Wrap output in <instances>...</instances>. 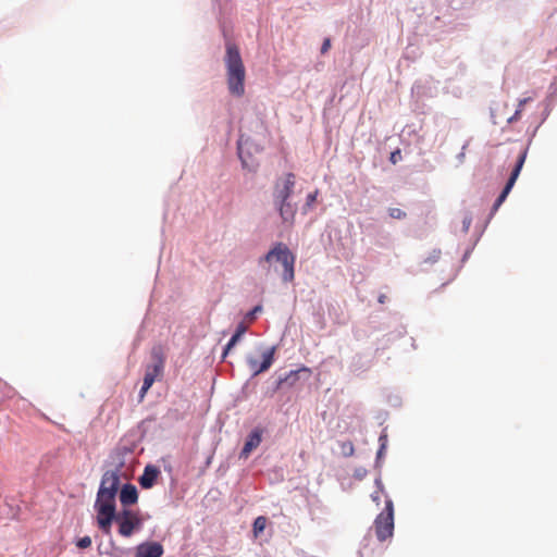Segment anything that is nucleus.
<instances>
[{"label": "nucleus", "mask_w": 557, "mask_h": 557, "mask_svg": "<svg viewBox=\"0 0 557 557\" xmlns=\"http://www.w3.org/2000/svg\"><path fill=\"white\" fill-rule=\"evenodd\" d=\"M119 485L120 478L115 471L110 470L103 473L95 502V509L98 527L106 534L111 532Z\"/></svg>", "instance_id": "f257e3e1"}, {"label": "nucleus", "mask_w": 557, "mask_h": 557, "mask_svg": "<svg viewBox=\"0 0 557 557\" xmlns=\"http://www.w3.org/2000/svg\"><path fill=\"white\" fill-rule=\"evenodd\" d=\"M296 177L293 173H286L278 177L273 187V202L277 209L283 223L292 226L295 222L297 212L296 205L289 201L294 191Z\"/></svg>", "instance_id": "f03ea898"}, {"label": "nucleus", "mask_w": 557, "mask_h": 557, "mask_svg": "<svg viewBox=\"0 0 557 557\" xmlns=\"http://www.w3.org/2000/svg\"><path fill=\"white\" fill-rule=\"evenodd\" d=\"M225 66L227 76V86L232 95L240 97L245 92L246 71L239 53V49L235 44H226Z\"/></svg>", "instance_id": "7ed1b4c3"}, {"label": "nucleus", "mask_w": 557, "mask_h": 557, "mask_svg": "<svg viewBox=\"0 0 557 557\" xmlns=\"http://www.w3.org/2000/svg\"><path fill=\"white\" fill-rule=\"evenodd\" d=\"M273 259L281 262L283 265V281L292 282L295 277V255L289 250V248L285 244L277 243L262 259H260V262H271Z\"/></svg>", "instance_id": "20e7f679"}, {"label": "nucleus", "mask_w": 557, "mask_h": 557, "mask_svg": "<svg viewBox=\"0 0 557 557\" xmlns=\"http://www.w3.org/2000/svg\"><path fill=\"white\" fill-rule=\"evenodd\" d=\"M375 535L383 542L393 535L394 531V505L392 499H386L385 509L374 520Z\"/></svg>", "instance_id": "39448f33"}, {"label": "nucleus", "mask_w": 557, "mask_h": 557, "mask_svg": "<svg viewBox=\"0 0 557 557\" xmlns=\"http://www.w3.org/2000/svg\"><path fill=\"white\" fill-rule=\"evenodd\" d=\"M113 521L119 524V533L124 537H129L135 530L141 527L138 512L131 509H123L117 513L114 510Z\"/></svg>", "instance_id": "423d86ee"}, {"label": "nucleus", "mask_w": 557, "mask_h": 557, "mask_svg": "<svg viewBox=\"0 0 557 557\" xmlns=\"http://www.w3.org/2000/svg\"><path fill=\"white\" fill-rule=\"evenodd\" d=\"M527 152H528L527 149H523L519 152L516 164H515V166L510 173V176L508 178V182H507L506 186L504 187L502 194L498 196V198L496 199V201L494 203V207H493L494 211H496L500 207V205L505 201L506 197L508 196L511 188L513 187V185L522 170V166L525 162Z\"/></svg>", "instance_id": "0eeeda50"}, {"label": "nucleus", "mask_w": 557, "mask_h": 557, "mask_svg": "<svg viewBox=\"0 0 557 557\" xmlns=\"http://www.w3.org/2000/svg\"><path fill=\"white\" fill-rule=\"evenodd\" d=\"M156 361L146 369L143 386L139 393V399L143 400L154 381L162 376L164 369V360L161 356H154Z\"/></svg>", "instance_id": "6e6552de"}, {"label": "nucleus", "mask_w": 557, "mask_h": 557, "mask_svg": "<svg viewBox=\"0 0 557 557\" xmlns=\"http://www.w3.org/2000/svg\"><path fill=\"white\" fill-rule=\"evenodd\" d=\"M274 355H275V347L273 346L262 352V355H261L262 362L261 363H259V361L256 358L249 357L247 362H248L250 370L252 371V374L258 375V374L269 370L274 361Z\"/></svg>", "instance_id": "1a4fd4ad"}, {"label": "nucleus", "mask_w": 557, "mask_h": 557, "mask_svg": "<svg viewBox=\"0 0 557 557\" xmlns=\"http://www.w3.org/2000/svg\"><path fill=\"white\" fill-rule=\"evenodd\" d=\"M301 373H306L307 377H309L311 374V369L306 366H302L297 370L289 371L283 377L278 379L276 388L280 389L284 386L294 387L297 384V382L300 380Z\"/></svg>", "instance_id": "9d476101"}, {"label": "nucleus", "mask_w": 557, "mask_h": 557, "mask_svg": "<svg viewBox=\"0 0 557 557\" xmlns=\"http://www.w3.org/2000/svg\"><path fill=\"white\" fill-rule=\"evenodd\" d=\"M262 440V432L259 429H255L248 436L242 451H240V458H248L250 453L257 448Z\"/></svg>", "instance_id": "9b49d317"}, {"label": "nucleus", "mask_w": 557, "mask_h": 557, "mask_svg": "<svg viewBox=\"0 0 557 557\" xmlns=\"http://www.w3.org/2000/svg\"><path fill=\"white\" fill-rule=\"evenodd\" d=\"M162 554V545L157 542H151L139 545L137 548L136 557H161Z\"/></svg>", "instance_id": "f8f14e48"}, {"label": "nucleus", "mask_w": 557, "mask_h": 557, "mask_svg": "<svg viewBox=\"0 0 557 557\" xmlns=\"http://www.w3.org/2000/svg\"><path fill=\"white\" fill-rule=\"evenodd\" d=\"M160 470L156 466L148 465L145 467L144 473L139 479L143 488H150L154 485Z\"/></svg>", "instance_id": "ddd939ff"}, {"label": "nucleus", "mask_w": 557, "mask_h": 557, "mask_svg": "<svg viewBox=\"0 0 557 557\" xmlns=\"http://www.w3.org/2000/svg\"><path fill=\"white\" fill-rule=\"evenodd\" d=\"M137 488L132 484H125L120 492V502L123 506H131L137 503Z\"/></svg>", "instance_id": "4468645a"}, {"label": "nucleus", "mask_w": 557, "mask_h": 557, "mask_svg": "<svg viewBox=\"0 0 557 557\" xmlns=\"http://www.w3.org/2000/svg\"><path fill=\"white\" fill-rule=\"evenodd\" d=\"M265 527H267V518L263 516L257 517L255 519L253 527H252L255 536L257 537L260 533H262L264 531Z\"/></svg>", "instance_id": "2eb2a0df"}, {"label": "nucleus", "mask_w": 557, "mask_h": 557, "mask_svg": "<svg viewBox=\"0 0 557 557\" xmlns=\"http://www.w3.org/2000/svg\"><path fill=\"white\" fill-rule=\"evenodd\" d=\"M532 98L531 97H528V98H523V99H520L519 100V103H518V109L516 110L515 114L508 119V122H512V121H516L519 119L522 110H523V107L531 100Z\"/></svg>", "instance_id": "dca6fc26"}, {"label": "nucleus", "mask_w": 557, "mask_h": 557, "mask_svg": "<svg viewBox=\"0 0 557 557\" xmlns=\"http://www.w3.org/2000/svg\"><path fill=\"white\" fill-rule=\"evenodd\" d=\"M240 337L242 336L239 334H236V333L231 337V339L228 341V343L226 344V346L224 348L223 358H225L228 355L231 349L238 343Z\"/></svg>", "instance_id": "f3484780"}, {"label": "nucleus", "mask_w": 557, "mask_h": 557, "mask_svg": "<svg viewBox=\"0 0 557 557\" xmlns=\"http://www.w3.org/2000/svg\"><path fill=\"white\" fill-rule=\"evenodd\" d=\"M388 214L392 219L403 220L407 216L406 212L399 208H389Z\"/></svg>", "instance_id": "a211bd4d"}, {"label": "nucleus", "mask_w": 557, "mask_h": 557, "mask_svg": "<svg viewBox=\"0 0 557 557\" xmlns=\"http://www.w3.org/2000/svg\"><path fill=\"white\" fill-rule=\"evenodd\" d=\"M342 450H343V454L346 455V456H350L352 455L354 453V445L351 442H344L342 444Z\"/></svg>", "instance_id": "6ab92c4d"}, {"label": "nucleus", "mask_w": 557, "mask_h": 557, "mask_svg": "<svg viewBox=\"0 0 557 557\" xmlns=\"http://www.w3.org/2000/svg\"><path fill=\"white\" fill-rule=\"evenodd\" d=\"M76 545L79 548H87L91 545V539L89 536H84L77 541Z\"/></svg>", "instance_id": "aec40b11"}, {"label": "nucleus", "mask_w": 557, "mask_h": 557, "mask_svg": "<svg viewBox=\"0 0 557 557\" xmlns=\"http://www.w3.org/2000/svg\"><path fill=\"white\" fill-rule=\"evenodd\" d=\"M317 196H318V190L310 193L307 196L306 207H308V208L311 207L315 202Z\"/></svg>", "instance_id": "412c9836"}, {"label": "nucleus", "mask_w": 557, "mask_h": 557, "mask_svg": "<svg viewBox=\"0 0 557 557\" xmlns=\"http://www.w3.org/2000/svg\"><path fill=\"white\" fill-rule=\"evenodd\" d=\"M400 159H401V153H400V150H399V149H397L396 151H393V152L391 153V158H389V160H391V162H392L393 164L397 163Z\"/></svg>", "instance_id": "4be33fe9"}, {"label": "nucleus", "mask_w": 557, "mask_h": 557, "mask_svg": "<svg viewBox=\"0 0 557 557\" xmlns=\"http://www.w3.org/2000/svg\"><path fill=\"white\" fill-rule=\"evenodd\" d=\"M331 48V39L330 38H325L323 44H322V47H321V53L324 54L326 53Z\"/></svg>", "instance_id": "5701e85b"}, {"label": "nucleus", "mask_w": 557, "mask_h": 557, "mask_svg": "<svg viewBox=\"0 0 557 557\" xmlns=\"http://www.w3.org/2000/svg\"><path fill=\"white\" fill-rule=\"evenodd\" d=\"M261 310H262V307H261V306H256V307H255V308H253V309H252V310L247 314V317H248L249 319H253V318H255V315H256L258 312H260Z\"/></svg>", "instance_id": "b1692460"}, {"label": "nucleus", "mask_w": 557, "mask_h": 557, "mask_svg": "<svg viewBox=\"0 0 557 557\" xmlns=\"http://www.w3.org/2000/svg\"><path fill=\"white\" fill-rule=\"evenodd\" d=\"M246 331H247V326L244 323H239L235 333L243 336Z\"/></svg>", "instance_id": "393cba45"}, {"label": "nucleus", "mask_w": 557, "mask_h": 557, "mask_svg": "<svg viewBox=\"0 0 557 557\" xmlns=\"http://www.w3.org/2000/svg\"><path fill=\"white\" fill-rule=\"evenodd\" d=\"M373 502L377 503L380 502V498H381V492L380 491H376L374 492L372 495H371Z\"/></svg>", "instance_id": "a878e982"}, {"label": "nucleus", "mask_w": 557, "mask_h": 557, "mask_svg": "<svg viewBox=\"0 0 557 557\" xmlns=\"http://www.w3.org/2000/svg\"><path fill=\"white\" fill-rule=\"evenodd\" d=\"M377 300H379V302H380V304H384V302L386 301V295L381 294V295L379 296V299H377Z\"/></svg>", "instance_id": "bb28decb"}, {"label": "nucleus", "mask_w": 557, "mask_h": 557, "mask_svg": "<svg viewBox=\"0 0 557 557\" xmlns=\"http://www.w3.org/2000/svg\"><path fill=\"white\" fill-rule=\"evenodd\" d=\"M383 448H384V445H382L381 449L379 450V456L382 454Z\"/></svg>", "instance_id": "cd10ccee"}]
</instances>
